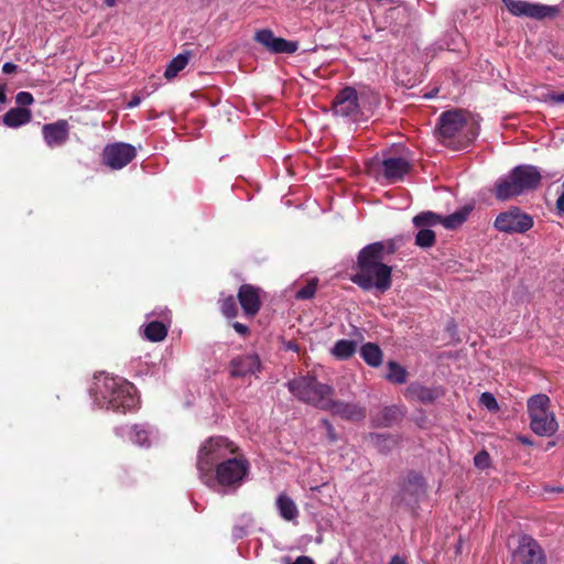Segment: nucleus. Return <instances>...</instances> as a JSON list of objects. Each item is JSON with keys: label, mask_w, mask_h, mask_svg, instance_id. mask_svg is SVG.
Here are the masks:
<instances>
[{"label": "nucleus", "mask_w": 564, "mask_h": 564, "mask_svg": "<svg viewBox=\"0 0 564 564\" xmlns=\"http://www.w3.org/2000/svg\"><path fill=\"white\" fill-rule=\"evenodd\" d=\"M393 242H373L362 248L358 254V271L350 280L362 290L376 289L386 292L391 286V267L382 263L383 254L393 253Z\"/></svg>", "instance_id": "f257e3e1"}, {"label": "nucleus", "mask_w": 564, "mask_h": 564, "mask_svg": "<svg viewBox=\"0 0 564 564\" xmlns=\"http://www.w3.org/2000/svg\"><path fill=\"white\" fill-rule=\"evenodd\" d=\"M89 391L93 403L99 409L126 413L139 404L134 386L119 377L96 376Z\"/></svg>", "instance_id": "f03ea898"}, {"label": "nucleus", "mask_w": 564, "mask_h": 564, "mask_svg": "<svg viewBox=\"0 0 564 564\" xmlns=\"http://www.w3.org/2000/svg\"><path fill=\"white\" fill-rule=\"evenodd\" d=\"M541 178L542 175L539 167L534 165H518L496 182L495 195L499 200H508L536 189L540 186Z\"/></svg>", "instance_id": "7ed1b4c3"}, {"label": "nucleus", "mask_w": 564, "mask_h": 564, "mask_svg": "<svg viewBox=\"0 0 564 564\" xmlns=\"http://www.w3.org/2000/svg\"><path fill=\"white\" fill-rule=\"evenodd\" d=\"M442 142L454 149H464L478 135V128L473 121H467L458 110L441 115L437 124Z\"/></svg>", "instance_id": "20e7f679"}, {"label": "nucleus", "mask_w": 564, "mask_h": 564, "mask_svg": "<svg viewBox=\"0 0 564 564\" xmlns=\"http://www.w3.org/2000/svg\"><path fill=\"white\" fill-rule=\"evenodd\" d=\"M238 452L229 438L225 436H212L199 447L196 468L199 479L212 480V471L220 464Z\"/></svg>", "instance_id": "39448f33"}, {"label": "nucleus", "mask_w": 564, "mask_h": 564, "mask_svg": "<svg viewBox=\"0 0 564 564\" xmlns=\"http://www.w3.org/2000/svg\"><path fill=\"white\" fill-rule=\"evenodd\" d=\"M250 464L241 455L234 454L212 471V480L200 479L207 487H221L226 492L237 490L249 474Z\"/></svg>", "instance_id": "423d86ee"}, {"label": "nucleus", "mask_w": 564, "mask_h": 564, "mask_svg": "<svg viewBox=\"0 0 564 564\" xmlns=\"http://www.w3.org/2000/svg\"><path fill=\"white\" fill-rule=\"evenodd\" d=\"M286 387L296 399L321 410L330 404L334 394L332 386L322 383L310 375L288 381Z\"/></svg>", "instance_id": "0eeeda50"}, {"label": "nucleus", "mask_w": 564, "mask_h": 564, "mask_svg": "<svg viewBox=\"0 0 564 564\" xmlns=\"http://www.w3.org/2000/svg\"><path fill=\"white\" fill-rule=\"evenodd\" d=\"M551 400L544 393L530 397L527 402L531 430L539 436H552L558 430L555 414L550 410Z\"/></svg>", "instance_id": "6e6552de"}, {"label": "nucleus", "mask_w": 564, "mask_h": 564, "mask_svg": "<svg viewBox=\"0 0 564 564\" xmlns=\"http://www.w3.org/2000/svg\"><path fill=\"white\" fill-rule=\"evenodd\" d=\"M362 97L364 93H358L354 87L347 86L340 89L333 100L332 109L334 115L351 121H358L362 116Z\"/></svg>", "instance_id": "1a4fd4ad"}, {"label": "nucleus", "mask_w": 564, "mask_h": 564, "mask_svg": "<svg viewBox=\"0 0 564 564\" xmlns=\"http://www.w3.org/2000/svg\"><path fill=\"white\" fill-rule=\"evenodd\" d=\"M495 228L505 234H524L533 227V219L518 207L500 213L494 223Z\"/></svg>", "instance_id": "9d476101"}, {"label": "nucleus", "mask_w": 564, "mask_h": 564, "mask_svg": "<svg viewBox=\"0 0 564 564\" xmlns=\"http://www.w3.org/2000/svg\"><path fill=\"white\" fill-rule=\"evenodd\" d=\"M512 564H546V554L535 539L524 534L512 553Z\"/></svg>", "instance_id": "9b49d317"}, {"label": "nucleus", "mask_w": 564, "mask_h": 564, "mask_svg": "<svg viewBox=\"0 0 564 564\" xmlns=\"http://www.w3.org/2000/svg\"><path fill=\"white\" fill-rule=\"evenodd\" d=\"M508 11L514 17H527L542 20L547 17H554L558 9L553 6L531 3L524 0H502Z\"/></svg>", "instance_id": "f8f14e48"}, {"label": "nucleus", "mask_w": 564, "mask_h": 564, "mask_svg": "<svg viewBox=\"0 0 564 564\" xmlns=\"http://www.w3.org/2000/svg\"><path fill=\"white\" fill-rule=\"evenodd\" d=\"M441 215L433 212H422L413 217V225L419 229L415 236V245L421 248H430L435 243V232L431 227L440 225Z\"/></svg>", "instance_id": "ddd939ff"}, {"label": "nucleus", "mask_w": 564, "mask_h": 564, "mask_svg": "<svg viewBox=\"0 0 564 564\" xmlns=\"http://www.w3.org/2000/svg\"><path fill=\"white\" fill-rule=\"evenodd\" d=\"M135 155V148L123 142L108 144L102 151L104 163L112 170H121L128 165Z\"/></svg>", "instance_id": "4468645a"}, {"label": "nucleus", "mask_w": 564, "mask_h": 564, "mask_svg": "<svg viewBox=\"0 0 564 564\" xmlns=\"http://www.w3.org/2000/svg\"><path fill=\"white\" fill-rule=\"evenodd\" d=\"M254 40L274 54H293L299 48L297 42L278 37L269 29L258 31L254 35Z\"/></svg>", "instance_id": "2eb2a0df"}, {"label": "nucleus", "mask_w": 564, "mask_h": 564, "mask_svg": "<svg viewBox=\"0 0 564 564\" xmlns=\"http://www.w3.org/2000/svg\"><path fill=\"white\" fill-rule=\"evenodd\" d=\"M411 171V163L404 158H386L380 165L381 175L390 183L402 181Z\"/></svg>", "instance_id": "dca6fc26"}, {"label": "nucleus", "mask_w": 564, "mask_h": 564, "mask_svg": "<svg viewBox=\"0 0 564 564\" xmlns=\"http://www.w3.org/2000/svg\"><path fill=\"white\" fill-rule=\"evenodd\" d=\"M150 316H159L161 321H151L144 326V337L150 341H161L167 335L170 326V311L166 308H160V311H153Z\"/></svg>", "instance_id": "f3484780"}, {"label": "nucleus", "mask_w": 564, "mask_h": 564, "mask_svg": "<svg viewBox=\"0 0 564 564\" xmlns=\"http://www.w3.org/2000/svg\"><path fill=\"white\" fill-rule=\"evenodd\" d=\"M325 411L348 421H361L366 417L365 406L354 402L335 401L333 397Z\"/></svg>", "instance_id": "a211bd4d"}, {"label": "nucleus", "mask_w": 564, "mask_h": 564, "mask_svg": "<svg viewBox=\"0 0 564 564\" xmlns=\"http://www.w3.org/2000/svg\"><path fill=\"white\" fill-rule=\"evenodd\" d=\"M42 133L47 147H61L68 139V123L66 120L46 123L42 128Z\"/></svg>", "instance_id": "6ab92c4d"}, {"label": "nucleus", "mask_w": 564, "mask_h": 564, "mask_svg": "<svg viewBox=\"0 0 564 564\" xmlns=\"http://www.w3.org/2000/svg\"><path fill=\"white\" fill-rule=\"evenodd\" d=\"M238 300L247 316L253 317L261 307L259 289L250 284H243L240 286Z\"/></svg>", "instance_id": "aec40b11"}, {"label": "nucleus", "mask_w": 564, "mask_h": 564, "mask_svg": "<svg viewBox=\"0 0 564 564\" xmlns=\"http://www.w3.org/2000/svg\"><path fill=\"white\" fill-rule=\"evenodd\" d=\"M260 359L256 354L239 356L231 360L230 372L234 377H246L260 371Z\"/></svg>", "instance_id": "412c9836"}, {"label": "nucleus", "mask_w": 564, "mask_h": 564, "mask_svg": "<svg viewBox=\"0 0 564 564\" xmlns=\"http://www.w3.org/2000/svg\"><path fill=\"white\" fill-rule=\"evenodd\" d=\"M116 433L121 436H127L133 444L139 446H150L151 431L145 425H133L116 429Z\"/></svg>", "instance_id": "4be33fe9"}, {"label": "nucleus", "mask_w": 564, "mask_h": 564, "mask_svg": "<svg viewBox=\"0 0 564 564\" xmlns=\"http://www.w3.org/2000/svg\"><path fill=\"white\" fill-rule=\"evenodd\" d=\"M403 411L398 405L384 406L375 416L373 423L378 426H391L403 417Z\"/></svg>", "instance_id": "5701e85b"}, {"label": "nucleus", "mask_w": 564, "mask_h": 564, "mask_svg": "<svg viewBox=\"0 0 564 564\" xmlns=\"http://www.w3.org/2000/svg\"><path fill=\"white\" fill-rule=\"evenodd\" d=\"M32 118L31 111L23 107L11 108L2 118L3 123L9 128H19Z\"/></svg>", "instance_id": "b1692460"}, {"label": "nucleus", "mask_w": 564, "mask_h": 564, "mask_svg": "<svg viewBox=\"0 0 564 564\" xmlns=\"http://www.w3.org/2000/svg\"><path fill=\"white\" fill-rule=\"evenodd\" d=\"M276 508L281 518L286 521H294L299 517V509L291 497L281 494L276 498Z\"/></svg>", "instance_id": "393cba45"}, {"label": "nucleus", "mask_w": 564, "mask_h": 564, "mask_svg": "<svg viewBox=\"0 0 564 564\" xmlns=\"http://www.w3.org/2000/svg\"><path fill=\"white\" fill-rule=\"evenodd\" d=\"M360 357L370 367H379L382 364V350L377 344L367 343L360 348Z\"/></svg>", "instance_id": "a878e982"}, {"label": "nucleus", "mask_w": 564, "mask_h": 564, "mask_svg": "<svg viewBox=\"0 0 564 564\" xmlns=\"http://www.w3.org/2000/svg\"><path fill=\"white\" fill-rule=\"evenodd\" d=\"M357 350V343L355 340L339 339L330 349L332 355L338 360L349 359Z\"/></svg>", "instance_id": "bb28decb"}, {"label": "nucleus", "mask_w": 564, "mask_h": 564, "mask_svg": "<svg viewBox=\"0 0 564 564\" xmlns=\"http://www.w3.org/2000/svg\"><path fill=\"white\" fill-rule=\"evenodd\" d=\"M469 213V207H463L462 209L456 210L448 216H441L440 224L443 225L446 229H456L466 221Z\"/></svg>", "instance_id": "cd10ccee"}, {"label": "nucleus", "mask_w": 564, "mask_h": 564, "mask_svg": "<svg viewBox=\"0 0 564 564\" xmlns=\"http://www.w3.org/2000/svg\"><path fill=\"white\" fill-rule=\"evenodd\" d=\"M189 55L191 53L189 52H185V53H181L178 54L177 56H175L170 63L169 65L166 66V69L164 72V76L165 78L167 79H172L174 78L175 76H177V74L183 70L186 65L188 64V61H189Z\"/></svg>", "instance_id": "c85d7f7f"}, {"label": "nucleus", "mask_w": 564, "mask_h": 564, "mask_svg": "<svg viewBox=\"0 0 564 564\" xmlns=\"http://www.w3.org/2000/svg\"><path fill=\"white\" fill-rule=\"evenodd\" d=\"M408 395L423 403L433 402L436 398L434 391L421 384H411L406 389Z\"/></svg>", "instance_id": "c756f323"}, {"label": "nucleus", "mask_w": 564, "mask_h": 564, "mask_svg": "<svg viewBox=\"0 0 564 564\" xmlns=\"http://www.w3.org/2000/svg\"><path fill=\"white\" fill-rule=\"evenodd\" d=\"M425 481L424 478L419 474H410L406 478L404 490L415 497H420L425 494Z\"/></svg>", "instance_id": "7c9ffc66"}, {"label": "nucleus", "mask_w": 564, "mask_h": 564, "mask_svg": "<svg viewBox=\"0 0 564 564\" xmlns=\"http://www.w3.org/2000/svg\"><path fill=\"white\" fill-rule=\"evenodd\" d=\"M388 372L386 375L387 380L393 383H404L406 381V370L395 361H389L387 364Z\"/></svg>", "instance_id": "2f4dec72"}, {"label": "nucleus", "mask_w": 564, "mask_h": 564, "mask_svg": "<svg viewBox=\"0 0 564 564\" xmlns=\"http://www.w3.org/2000/svg\"><path fill=\"white\" fill-rule=\"evenodd\" d=\"M220 310H221V313L227 318L235 317L238 313L235 299L232 296H228V297L221 300Z\"/></svg>", "instance_id": "473e14b6"}, {"label": "nucleus", "mask_w": 564, "mask_h": 564, "mask_svg": "<svg viewBox=\"0 0 564 564\" xmlns=\"http://www.w3.org/2000/svg\"><path fill=\"white\" fill-rule=\"evenodd\" d=\"M370 438L380 451H388L394 444V440L386 434H371Z\"/></svg>", "instance_id": "72a5a7b5"}, {"label": "nucleus", "mask_w": 564, "mask_h": 564, "mask_svg": "<svg viewBox=\"0 0 564 564\" xmlns=\"http://www.w3.org/2000/svg\"><path fill=\"white\" fill-rule=\"evenodd\" d=\"M316 293V282L314 280L310 281L306 285L296 291L295 297L297 300H310Z\"/></svg>", "instance_id": "f704fd0d"}, {"label": "nucleus", "mask_w": 564, "mask_h": 564, "mask_svg": "<svg viewBox=\"0 0 564 564\" xmlns=\"http://www.w3.org/2000/svg\"><path fill=\"white\" fill-rule=\"evenodd\" d=\"M480 404L485 406L490 412H496L499 410L498 402L492 393L484 392L480 395Z\"/></svg>", "instance_id": "c9c22d12"}, {"label": "nucleus", "mask_w": 564, "mask_h": 564, "mask_svg": "<svg viewBox=\"0 0 564 564\" xmlns=\"http://www.w3.org/2000/svg\"><path fill=\"white\" fill-rule=\"evenodd\" d=\"M489 454L486 451L477 453L474 457V464L476 467L484 469L489 466Z\"/></svg>", "instance_id": "e433bc0d"}, {"label": "nucleus", "mask_w": 564, "mask_h": 564, "mask_svg": "<svg viewBox=\"0 0 564 564\" xmlns=\"http://www.w3.org/2000/svg\"><path fill=\"white\" fill-rule=\"evenodd\" d=\"M15 101L20 106H30L34 101V98L32 94L28 91H20L15 96Z\"/></svg>", "instance_id": "4c0bfd02"}, {"label": "nucleus", "mask_w": 564, "mask_h": 564, "mask_svg": "<svg viewBox=\"0 0 564 564\" xmlns=\"http://www.w3.org/2000/svg\"><path fill=\"white\" fill-rule=\"evenodd\" d=\"M285 564H314L313 558L306 555L297 556L294 561H291L290 558H285Z\"/></svg>", "instance_id": "58836bf2"}, {"label": "nucleus", "mask_w": 564, "mask_h": 564, "mask_svg": "<svg viewBox=\"0 0 564 564\" xmlns=\"http://www.w3.org/2000/svg\"><path fill=\"white\" fill-rule=\"evenodd\" d=\"M18 69V65L7 62L2 65V72L4 74H13Z\"/></svg>", "instance_id": "ea45409f"}, {"label": "nucleus", "mask_w": 564, "mask_h": 564, "mask_svg": "<svg viewBox=\"0 0 564 564\" xmlns=\"http://www.w3.org/2000/svg\"><path fill=\"white\" fill-rule=\"evenodd\" d=\"M549 100L553 104H564V93L551 94Z\"/></svg>", "instance_id": "a19ab883"}, {"label": "nucleus", "mask_w": 564, "mask_h": 564, "mask_svg": "<svg viewBox=\"0 0 564 564\" xmlns=\"http://www.w3.org/2000/svg\"><path fill=\"white\" fill-rule=\"evenodd\" d=\"M232 327L240 335H246L248 333V330H249L248 327L245 324L239 323V322H235L232 324Z\"/></svg>", "instance_id": "79ce46f5"}, {"label": "nucleus", "mask_w": 564, "mask_h": 564, "mask_svg": "<svg viewBox=\"0 0 564 564\" xmlns=\"http://www.w3.org/2000/svg\"><path fill=\"white\" fill-rule=\"evenodd\" d=\"M323 424L327 429L328 437L330 438V441H335L336 436H335L334 426L330 424V422L328 420H323Z\"/></svg>", "instance_id": "37998d69"}, {"label": "nucleus", "mask_w": 564, "mask_h": 564, "mask_svg": "<svg viewBox=\"0 0 564 564\" xmlns=\"http://www.w3.org/2000/svg\"><path fill=\"white\" fill-rule=\"evenodd\" d=\"M285 348L288 350H293V351H297V349H299L297 345L293 341L285 343Z\"/></svg>", "instance_id": "c03bdc74"}, {"label": "nucleus", "mask_w": 564, "mask_h": 564, "mask_svg": "<svg viewBox=\"0 0 564 564\" xmlns=\"http://www.w3.org/2000/svg\"><path fill=\"white\" fill-rule=\"evenodd\" d=\"M245 534V531L242 528H236L235 531H234V535L236 539H240L242 538Z\"/></svg>", "instance_id": "a18cd8bd"}, {"label": "nucleus", "mask_w": 564, "mask_h": 564, "mask_svg": "<svg viewBox=\"0 0 564 564\" xmlns=\"http://www.w3.org/2000/svg\"><path fill=\"white\" fill-rule=\"evenodd\" d=\"M389 564H405V562L400 556H393Z\"/></svg>", "instance_id": "49530a36"}, {"label": "nucleus", "mask_w": 564, "mask_h": 564, "mask_svg": "<svg viewBox=\"0 0 564 564\" xmlns=\"http://www.w3.org/2000/svg\"><path fill=\"white\" fill-rule=\"evenodd\" d=\"M6 101H7V96H6L4 88L2 86H0V102L4 104Z\"/></svg>", "instance_id": "de8ad7c7"}, {"label": "nucleus", "mask_w": 564, "mask_h": 564, "mask_svg": "<svg viewBox=\"0 0 564 564\" xmlns=\"http://www.w3.org/2000/svg\"><path fill=\"white\" fill-rule=\"evenodd\" d=\"M140 104V98H133L130 102H129V106L130 107H134V106H138Z\"/></svg>", "instance_id": "09e8293b"}, {"label": "nucleus", "mask_w": 564, "mask_h": 564, "mask_svg": "<svg viewBox=\"0 0 564 564\" xmlns=\"http://www.w3.org/2000/svg\"><path fill=\"white\" fill-rule=\"evenodd\" d=\"M104 1H105V4H106L107 7H110V8H111V7H115V6H116V3H117V0H104Z\"/></svg>", "instance_id": "8fccbe9b"}, {"label": "nucleus", "mask_w": 564, "mask_h": 564, "mask_svg": "<svg viewBox=\"0 0 564 564\" xmlns=\"http://www.w3.org/2000/svg\"><path fill=\"white\" fill-rule=\"evenodd\" d=\"M521 442L523 444H531L530 441L527 437H521Z\"/></svg>", "instance_id": "3c124183"}, {"label": "nucleus", "mask_w": 564, "mask_h": 564, "mask_svg": "<svg viewBox=\"0 0 564 564\" xmlns=\"http://www.w3.org/2000/svg\"><path fill=\"white\" fill-rule=\"evenodd\" d=\"M434 96H435V93H431V94H429V95H425V97H426V98H432V97H434Z\"/></svg>", "instance_id": "603ef678"}, {"label": "nucleus", "mask_w": 564, "mask_h": 564, "mask_svg": "<svg viewBox=\"0 0 564 564\" xmlns=\"http://www.w3.org/2000/svg\"><path fill=\"white\" fill-rule=\"evenodd\" d=\"M329 564H337V562L336 561H332V562H329Z\"/></svg>", "instance_id": "864d4df0"}]
</instances>
